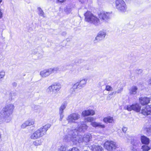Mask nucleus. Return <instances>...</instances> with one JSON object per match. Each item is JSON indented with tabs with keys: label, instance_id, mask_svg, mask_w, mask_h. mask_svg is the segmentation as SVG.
<instances>
[{
	"label": "nucleus",
	"instance_id": "dca6fc26",
	"mask_svg": "<svg viewBox=\"0 0 151 151\" xmlns=\"http://www.w3.org/2000/svg\"><path fill=\"white\" fill-rule=\"evenodd\" d=\"M138 88L135 86H133L129 89V93L130 95H135L137 93Z\"/></svg>",
	"mask_w": 151,
	"mask_h": 151
},
{
	"label": "nucleus",
	"instance_id": "1a4fd4ad",
	"mask_svg": "<svg viewBox=\"0 0 151 151\" xmlns=\"http://www.w3.org/2000/svg\"><path fill=\"white\" fill-rule=\"evenodd\" d=\"M111 14V12H102L98 14V16L104 22H106L110 19Z\"/></svg>",
	"mask_w": 151,
	"mask_h": 151
},
{
	"label": "nucleus",
	"instance_id": "58836bf2",
	"mask_svg": "<svg viewBox=\"0 0 151 151\" xmlns=\"http://www.w3.org/2000/svg\"><path fill=\"white\" fill-rule=\"evenodd\" d=\"M66 147L65 146H62L59 148L58 151H65Z\"/></svg>",
	"mask_w": 151,
	"mask_h": 151
},
{
	"label": "nucleus",
	"instance_id": "cd10ccee",
	"mask_svg": "<svg viewBox=\"0 0 151 151\" xmlns=\"http://www.w3.org/2000/svg\"><path fill=\"white\" fill-rule=\"evenodd\" d=\"M38 14L39 16L44 17V13L40 7H38Z\"/></svg>",
	"mask_w": 151,
	"mask_h": 151
},
{
	"label": "nucleus",
	"instance_id": "39448f33",
	"mask_svg": "<svg viewBox=\"0 0 151 151\" xmlns=\"http://www.w3.org/2000/svg\"><path fill=\"white\" fill-rule=\"evenodd\" d=\"M61 88L60 85L54 84L49 86L47 89L48 93L53 96H55Z\"/></svg>",
	"mask_w": 151,
	"mask_h": 151
},
{
	"label": "nucleus",
	"instance_id": "e433bc0d",
	"mask_svg": "<svg viewBox=\"0 0 151 151\" xmlns=\"http://www.w3.org/2000/svg\"><path fill=\"white\" fill-rule=\"evenodd\" d=\"M5 75V73L4 71L0 72V81H1V79L4 77Z\"/></svg>",
	"mask_w": 151,
	"mask_h": 151
},
{
	"label": "nucleus",
	"instance_id": "f257e3e1",
	"mask_svg": "<svg viewBox=\"0 0 151 151\" xmlns=\"http://www.w3.org/2000/svg\"><path fill=\"white\" fill-rule=\"evenodd\" d=\"M65 139L72 141L74 144L84 142L83 137H80L78 136V132L76 129L71 130L70 129H68L65 132Z\"/></svg>",
	"mask_w": 151,
	"mask_h": 151
},
{
	"label": "nucleus",
	"instance_id": "f3484780",
	"mask_svg": "<svg viewBox=\"0 0 151 151\" xmlns=\"http://www.w3.org/2000/svg\"><path fill=\"white\" fill-rule=\"evenodd\" d=\"M91 124L93 127L95 128L99 127L100 128H104L105 127L104 124H102L101 123L99 122H93L91 123Z\"/></svg>",
	"mask_w": 151,
	"mask_h": 151
},
{
	"label": "nucleus",
	"instance_id": "c9c22d12",
	"mask_svg": "<svg viewBox=\"0 0 151 151\" xmlns=\"http://www.w3.org/2000/svg\"><path fill=\"white\" fill-rule=\"evenodd\" d=\"M105 90L108 91H111L113 90V88L110 86L106 85V87Z\"/></svg>",
	"mask_w": 151,
	"mask_h": 151
},
{
	"label": "nucleus",
	"instance_id": "5701e85b",
	"mask_svg": "<svg viewBox=\"0 0 151 151\" xmlns=\"http://www.w3.org/2000/svg\"><path fill=\"white\" fill-rule=\"evenodd\" d=\"M11 114H7L3 113L4 116V118L5 119V121L6 122H9L11 120L12 118L11 116Z\"/></svg>",
	"mask_w": 151,
	"mask_h": 151
},
{
	"label": "nucleus",
	"instance_id": "20e7f679",
	"mask_svg": "<svg viewBox=\"0 0 151 151\" xmlns=\"http://www.w3.org/2000/svg\"><path fill=\"white\" fill-rule=\"evenodd\" d=\"M115 6L119 12L124 13L127 9V6L123 0H116Z\"/></svg>",
	"mask_w": 151,
	"mask_h": 151
},
{
	"label": "nucleus",
	"instance_id": "4be33fe9",
	"mask_svg": "<svg viewBox=\"0 0 151 151\" xmlns=\"http://www.w3.org/2000/svg\"><path fill=\"white\" fill-rule=\"evenodd\" d=\"M91 135L90 134L87 133L85 134L83 137L84 141L86 142H89L91 138Z\"/></svg>",
	"mask_w": 151,
	"mask_h": 151
},
{
	"label": "nucleus",
	"instance_id": "864d4df0",
	"mask_svg": "<svg viewBox=\"0 0 151 151\" xmlns=\"http://www.w3.org/2000/svg\"><path fill=\"white\" fill-rule=\"evenodd\" d=\"M2 0H0V3L2 2Z\"/></svg>",
	"mask_w": 151,
	"mask_h": 151
},
{
	"label": "nucleus",
	"instance_id": "7ed1b4c3",
	"mask_svg": "<svg viewBox=\"0 0 151 151\" xmlns=\"http://www.w3.org/2000/svg\"><path fill=\"white\" fill-rule=\"evenodd\" d=\"M85 21L93 23L95 25H98L100 24L99 19L94 16L91 12L88 11L84 14Z\"/></svg>",
	"mask_w": 151,
	"mask_h": 151
},
{
	"label": "nucleus",
	"instance_id": "ea45409f",
	"mask_svg": "<svg viewBox=\"0 0 151 151\" xmlns=\"http://www.w3.org/2000/svg\"><path fill=\"white\" fill-rule=\"evenodd\" d=\"M147 115H151V107L149 106H147Z\"/></svg>",
	"mask_w": 151,
	"mask_h": 151
},
{
	"label": "nucleus",
	"instance_id": "3c124183",
	"mask_svg": "<svg viewBox=\"0 0 151 151\" xmlns=\"http://www.w3.org/2000/svg\"><path fill=\"white\" fill-rule=\"evenodd\" d=\"M149 82L151 84V78Z\"/></svg>",
	"mask_w": 151,
	"mask_h": 151
},
{
	"label": "nucleus",
	"instance_id": "72a5a7b5",
	"mask_svg": "<svg viewBox=\"0 0 151 151\" xmlns=\"http://www.w3.org/2000/svg\"><path fill=\"white\" fill-rule=\"evenodd\" d=\"M65 12L67 14H68L70 13L71 11V9L68 6L66 7L65 9Z\"/></svg>",
	"mask_w": 151,
	"mask_h": 151
},
{
	"label": "nucleus",
	"instance_id": "f03ea898",
	"mask_svg": "<svg viewBox=\"0 0 151 151\" xmlns=\"http://www.w3.org/2000/svg\"><path fill=\"white\" fill-rule=\"evenodd\" d=\"M50 126V124H47L40 127L30 135V138L35 139L42 136L46 134V132Z\"/></svg>",
	"mask_w": 151,
	"mask_h": 151
},
{
	"label": "nucleus",
	"instance_id": "b1692460",
	"mask_svg": "<svg viewBox=\"0 0 151 151\" xmlns=\"http://www.w3.org/2000/svg\"><path fill=\"white\" fill-rule=\"evenodd\" d=\"M133 110L137 112H139L140 111V107L139 105L137 104H133Z\"/></svg>",
	"mask_w": 151,
	"mask_h": 151
},
{
	"label": "nucleus",
	"instance_id": "79ce46f5",
	"mask_svg": "<svg viewBox=\"0 0 151 151\" xmlns=\"http://www.w3.org/2000/svg\"><path fill=\"white\" fill-rule=\"evenodd\" d=\"M146 131L148 135L151 134V127L146 128Z\"/></svg>",
	"mask_w": 151,
	"mask_h": 151
},
{
	"label": "nucleus",
	"instance_id": "8fccbe9b",
	"mask_svg": "<svg viewBox=\"0 0 151 151\" xmlns=\"http://www.w3.org/2000/svg\"><path fill=\"white\" fill-rule=\"evenodd\" d=\"M132 151H139L137 149L133 148L132 150Z\"/></svg>",
	"mask_w": 151,
	"mask_h": 151
},
{
	"label": "nucleus",
	"instance_id": "a18cd8bd",
	"mask_svg": "<svg viewBox=\"0 0 151 151\" xmlns=\"http://www.w3.org/2000/svg\"><path fill=\"white\" fill-rule=\"evenodd\" d=\"M142 72V70L141 69H137L136 70V72L138 74L141 73Z\"/></svg>",
	"mask_w": 151,
	"mask_h": 151
},
{
	"label": "nucleus",
	"instance_id": "6e6552de",
	"mask_svg": "<svg viewBox=\"0 0 151 151\" xmlns=\"http://www.w3.org/2000/svg\"><path fill=\"white\" fill-rule=\"evenodd\" d=\"M104 148L109 151L114 150L116 148V143L113 141L108 140L106 141L104 144Z\"/></svg>",
	"mask_w": 151,
	"mask_h": 151
},
{
	"label": "nucleus",
	"instance_id": "c85d7f7f",
	"mask_svg": "<svg viewBox=\"0 0 151 151\" xmlns=\"http://www.w3.org/2000/svg\"><path fill=\"white\" fill-rule=\"evenodd\" d=\"M42 143V141L41 140H37L34 141L33 144L36 146L40 145Z\"/></svg>",
	"mask_w": 151,
	"mask_h": 151
},
{
	"label": "nucleus",
	"instance_id": "c03bdc74",
	"mask_svg": "<svg viewBox=\"0 0 151 151\" xmlns=\"http://www.w3.org/2000/svg\"><path fill=\"white\" fill-rule=\"evenodd\" d=\"M122 131L124 132V133H126V132L127 131V127H123V128H122Z\"/></svg>",
	"mask_w": 151,
	"mask_h": 151
},
{
	"label": "nucleus",
	"instance_id": "aec40b11",
	"mask_svg": "<svg viewBox=\"0 0 151 151\" xmlns=\"http://www.w3.org/2000/svg\"><path fill=\"white\" fill-rule=\"evenodd\" d=\"M141 140L143 144L148 145L150 143L149 139L145 136H141Z\"/></svg>",
	"mask_w": 151,
	"mask_h": 151
},
{
	"label": "nucleus",
	"instance_id": "a878e982",
	"mask_svg": "<svg viewBox=\"0 0 151 151\" xmlns=\"http://www.w3.org/2000/svg\"><path fill=\"white\" fill-rule=\"evenodd\" d=\"M147 106L143 108L141 110V114L145 115H147Z\"/></svg>",
	"mask_w": 151,
	"mask_h": 151
},
{
	"label": "nucleus",
	"instance_id": "a19ab883",
	"mask_svg": "<svg viewBox=\"0 0 151 151\" xmlns=\"http://www.w3.org/2000/svg\"><path fill=\"white\" fill-rule=\"evenodd\" d=\"M59 114H60V116L59 120L60 121H61L62 120V119L64 116L63 113L59 112Z\"/></svg>",
	"mask_w": 151,
	"mask_h": 151
},
{
	"label": "nucleus",
	"instance_id": "4c0bfd02",
	"mask_svg": "<svg viewBox=\"0 0 151 151\" xmlns=\"http://www.w3.org/2000/svg\"><path fill=\"white\" fill-rule=\"evenodd\" d=\"M133 105H128L126 106V109H127L128 111H131L132 110H133Z\"/></svg>",
	"mask_w": 151,
	"mask_h": 151
},
{
	"label": "nucleus",
	"instance_id": "7c9ffc66",
	"mask_svg": "<svg viewBox=\"0 0 151 151\" xmlns=\"http://www.w3.org/2000/svg\"><path fill=\"white\" fill-rule=\"evenodd\" d=\"M115 93H114V92H112L111 93H110L109 94L107 97H106V99L108 100H110L111 98H112V96L113 95H115Z\"/></svg>",
	"mask_w": 151,
	"mask_h": 151
},
{
	"label": "nucleus",
	"instance_id": "49530a36",
	"mask_svg": "<svg viewBox=\"0 0 151 151\" xmlns=\"http://www.w3.org/2000/svg\"><path fill=\"white\" fill-rule=\"evenodd\" d=\"M27 126L24 123L21 126V127L22 129L25 128Z\"/></svg>",
	"mask_w": 151,
	"mask_h": 151
},
{
	"label": "nucleus",
	"instance_id": "603ef678",
	"mask_svg": "<svg viewBox=\"0 0 151 151\" xmlns=\"http://www.w3.org/2000/svg\"><path fill=\"white\" fill-rule=\"evenodd\" d=\"M24 123L25 124H26V126H27V124L25 122H24Z\"/></svg>",
	"mask_w": 151,
	"mask_h": 151
},
{
	"label": "nucleus",
	"instance_id": "c756f323",
	"mask_svg": "<svg viewBox=\"0 0 151 151\" xmlns=\"http://www.w3.org/2000/svg\"><path fill=\"white\" fill-rule=\"evenodd\" d=\"M25 122L28 126L33 125L34 123V122L32 120H27Z\"/></svg>",
	"mask_w": 151,
	"mask_h": 151
},
{
	"label": "nucleus",
	"instance_id": "f704fd0d",
	"mask_svg": "<svg viewBox=\"0 0 151 151\" xmlns=\"http://www.w3.org/2000/svg\"><path fill=\"white\" fill-rule=\"evenodd\" d=\"M86 122H92L94 120V118L92 117H89L86 119Z\"/></svg>",
	"mask_w": 151,
	"mask_h": 151
},
{
	"label": "nucleus",
	"instance_id": "2eb2a0df",
	"mask_svg": "<svg viewBox=\"0 0 151 151\" xmlns=\"http://www.w3.org/2000/svg\"><path fill=\"white\" fill-rule=\"evenodd\" d=\"M95 114V111L93 110L88 109L83 111L82 113V115L85 116L89 115H93Z\"/></svg>",
	"mask_w": 151,
	"mask_h": 151
},
{
	"label": "nucleus",
	"instance_id": "9d476101",
	"mask_svg": "<svg viewBox=\"0 0 151 151\" xmlns=\"http://www.w3.org/2000/svg\"><path fill=\"white\" fill-rule=\"evenodd\" d=\"M14 108V105L12 104H9L6 105L3 109L1 111L3 113L8 114H12L13 113Z\"/></svg>",
	"mask_w": 151,
	"mask_h": 151
},
{
	"label": "nucleus",
	"instance_id": "412c9836",
	"mask_svg": "<svg viewBox=\"0 0 151 151\" xmlns=\"http://www.w3.org/2000/svg\"><path fill=\"white\" fill-rule=\"evenodd\" d=\"M129 137H127V138L129 139V137L131 138V144L134 146H137L139 144V142L138 140H135L134 138L132 137L129 136Z\"/></svg>",
	"mask_w": 151,
	"mask_h": 151
},
{
	"label": "nucleus",
	"instance_id": "393cba45",
	"mask_svg": "<svg viewBox=\"0 0 151 151\" xmlns=\"http://www.w3.org/2000/svg\"><path fill=\"white\" fill-rule=\"evenodd\" d=\"M67 106L66 103H63L59 108V112L63 113V110L65 109Z\"/></svg>",
	"mask_w": 151,
	"mask_h": 151
},
{
	"label": "nucleus",
	"instance_id": "473e14b6",
	"mask_svg": "<svg viewBox=\"0 0 151 151\" xmlns=\"http://www.w3.org/2000/svg\"><path fill=\"white\" fill-rule=\"evenodd\" d=\"M4 117L3 112L1 111L0 112V124L2 122Z\"/></svg>",
	"mask_w": 151,
	"mask_h": 151
},
{
	"label": "nucleus",
	"instance_id": "9b49d317",
	"mask_svg": "<svg viewBox=\"0 0 151 151\" xmlns=\"http://www.w3.org/2000/svg\"><path fill=\"white\" fill-rule=\"evenodd\" d=\"M88 128V126L84 122H81L78 125V127L76 129L77 132H85Z\"/></svg>",
	"mask_w": 151,
	"mask_h": 151
},
{
	"label": "nucleus",
	"instance_id": "bb28decb",
	"mask_svg": "<svg viewBox=\"0 0 151 151\" xmlns=\"http://www.w3.org/2000/svg\"><path fill=\"white\" fill-rule=\"evenodd\" d=\"M141 149L143 151H148L150 149V147L147 145H143L142 146Z\"/></svg>",
	"mask_w": 151,
	"mask_h": 151
},
{
	"label": "nucleus",
	"instance_id": "09e8293b",
	"mask_svg": "<svg viewBox=\"0 0 151 151\" xmlns=\"http://www.w3.org/2000/svg\"><path fill=\"white\" fill-rule=\"evenodd\" d=\"M65 0H58V1L60 2H63Z\"/></svg>",
	"mask_w": 151,
	"mask_h": 151
},
{
	"label": "nucleus",
	"instance_id": "de8ad7c7",
	"mask_svg": "<svg viewBox=\"0 0 151 151\" xmlns=\"http://www.w3.org/2000/svg\"><path fill=\"white\" fill-rule=\"evenodd\" d=\"M1 9H0V19H1L2 17L3 13L1 12Z\"/></svg>",
	"mask_w": 151,
	"mask_h": 151
},
{
	"label": "nucleus",
	"instance_id": "f8f14e48",
	"mask_svg": "<svg viewBox=\"0 0 151 151\" xmlns=\"http://www.w3.org/2000/svg\"><path fill=\"white\" fill-rule=\"evenodd\" d=\"M80 117V115L78 113H74L68 115L67 120L69 122H74L75 121L78 119Z\"/></svg>",
	"mask_w": 151,
	"mask_h": 151
},
{
	"label": "nucleus",
	"instance_id": "0eeeda50",
	"mask_svg": "<svg viewBox=\"0 0 151 151\" xmlns=\"http://www.w3.org/2000/svg\"><path fill=\"white\" fill-rule=\"evenodd\" d=\"M87 79H83L81 80L79 82H77L75 83L71 89L72 91H75L77 89H81L86 85V83Z\"/></svg>",
	"mask_w": 151,
	"mask_h": 151
},
{
	"label": "nucleus",
	"instance_id": "423d86ee",
	"mask_svg": "<svg viewBox=\"0 0 151 151\" xmlns=\"http://www.w3.org/2000/svg\"><path fill=\"white\" fill-rule=\"evenodd\" d=\"M58 69V68L57 67L49 68L41 71L40 72V75L42 77H46L52 73L57 72Z\"/></svg>",
	"mask_w": 151,
	"mask_h": 151
},
{
	"label": "nucleus",
	"instance_id": "2f4dec72",
	"mask_svg": "<svg viewBox=\"0 0 151 151\" xmlns=\"http://www.w3.org/2000/svg\"><path fill=\"white\" fill-rule=\"evenodd\" d=\"M123 90V88L122 87H119L117 91H114V92L115 93V94H116V93H120Z\"/></svg>",
	"mask_w": 151,
	"mask_h": 151
},
{
	"label": "nucleus",
	"instance_id": "37998d69",
	"mask_svg": "<svg viewBox=\"0 0 151 151\" xmlns=\"http://www.w3.org/2000/svg\"><path fill=\"white\" fill-rule=\"evenodd\" d=\"M68 151H79V150L77 148L74 147L71 149H69Z\"/></svg>",
	"mask_w": 151,
	"mask_h": 151
},
{
	"label": "nucleus",
	"instance_id": "ddd939ff",
	"mask_svg": "<svg viewBox=\"0 0 151 151\" xmlns=\"http://www.w3.org/2000/svg\"><path fill=\"white\" fill-rule=\"evenodd\" d=\"M106 35V32L105 31H100L94 40L95 43L104 39Z\"/></svg>",
	"mask_w": 151,
	"mask_h": 151
},
{
	"label": "nucleus",
	"instance_id": "6ab92c4d",
	"mask_svg": "<svg viewBox=\"0 0 151 151\" xmlns=\"http://www.w3.org/2000/svg\"><path fill=\"white\" fill-rule=\"evenodd\" d=\"M90 147L92 151H103L102 147L99 145H93Z\"/></svg>",
	"mask_w": 151,
	"mask_h": 151
},
{
	"label": "nucleus",
	"instance_id": "a211bd4d",
	"mask_svg": "<svg viewBox=\"0 0 151 151\" xmlns=\"http://www.w3.org/2000/svg\"><path fill=\"white\" fill-rule=\"evenodd\" d=\"M103 122L105 123H112L114 122V119L112 117L108 116L104 118Z\"/></svg>",
	"mask_w": 151,
	"mask_h": 151
},
{
	"label": "nucleus",
	"instance_id": "4468645a",
	"mask_svg": "<svg viewBox=\"0 0 151 151\" xmlns=\"http://www.w3.org/2000/svg\"><path fill=\"white\" fill-rule=\"evenodd\" d=\"M151 100V97H141L139 99V101L142 105H145L148 104Z\"/></svg>",
	"mask_w": 151,
	"mask_h": 151
}]
</instances>
